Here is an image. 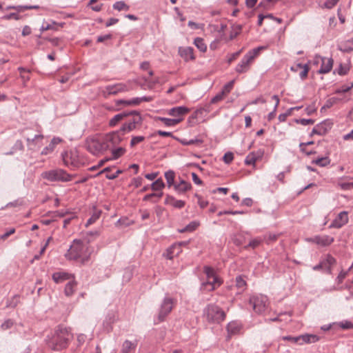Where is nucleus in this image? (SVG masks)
Listing matches in <instances>:
<instances>
[{"label":"nucleus","mask_w":353,"mask_h":353,"mask_svg":"<svg viewBox=\"0 0 353 353\" xmlns=\"http://www.w3.org/2000/svg\"><path fill=\"white\" fill-rule=\"evenodd\" d=\"M72 338L70 330L63 325H58L53 333L47 336L46 339L48 347L54 351L65 349Z\"/></svg>","instance_id":"1"},{"label":"nucleus","mask_w":353,"mask_h":353,"mask_svg":"<svg viewBox=\"0 0 353 353\" xmlns=\"http://www.w3.org/2000/svg\"><path fill=\"white\" fill-rule=\"evenodd\" d=\"M90 252L88 244L84 243L81 240L74 239L72 245L65 253V256L70 261L80 260L82 264L85 263L90 259Z\"/></svg>","instance_id":"2"},{"label":"nucleus","mask_w":353,"mask_h":353,"mask_svg":"<svg viewBox=\"0 0 353 353\" xmlns=\"http://www.w3.org/2000/svg\"><path fill=\"white\" fill-rule=\"evenodd\" d=\"M176 303V300L172 297H164L158 310L157 314L154 318V323L157 325L165 321Z\"/></svg>","instance_id":"3"},{"label":"nucleus","mask_w":353,"mask_h":353,"mask_svg":"<svg viewBox=\"0 0 353 353\" xmlns=\"http://www.w3.org/2000/svg\"><path fill=\"white\" fill-rule=\"evenodd\" d=\"M204 316L209 322L219 323L225 319V312L218 305L209 304L203 310Z\"/></svg>","instance_id":"4"},{"label":"nucleus","mask_w":353,"mask_h":353,"mask_svg":"<svg viewBox=\"0 0 353 353\" xmlns=\"http://www.w3.org/2000/svg\"><path fill=\"white\" fill-rule=\"evenodd\" d=\"M41 176L49 181L68 182L72 180L74 175L68 174L62 169H54L42 172Z\"/></svg>","instance_id":"5"},{"label":"nucleus","mask_w":353,"mask_h":353,"mask_svg":"<svg viewBox=\"0 0 353 353\" xmlns=\"http://www.w3.org/2000/svg\"><path fill=\"white\" fill-rule=\"evenodd\" d=\"M129 113L130 116L132 117L122 125L120 130L117 131L119 132V134H120V132H123V134L130 132L136 129L137 125H140L142 123V117L139 112L131 110L129 111Z\"/></svg>","instance_id":"6"},{"label":"nucleus","mask_w":353,"mask_h":353,"mask_svg":"<svg viewBox=\"0 0 353 353\" xmlns=\"http://www.w3.org/2000/svg\"><path fill=\"white\" fill-rule=\"evenodd\" d=\"M203 272L207 276V281L202 283V288H205L210 286L208 289V292L213 291L217 286L221 284V281L216 275L214 270L209 266H204Z\"/></svg>","instance_id":"7"},{"label":"nucleus","mask_w":353,"mask_h":353,"mask_svg":"<svg viewBox=\"0 0 353 353\" xmlns=\"http://www.w3.org/2000/svg\"><path fill=\"white\" fill-rule=\"evenodd\" d=\"M267 303L268 298L265 296H254L250 299V304L258 314H261L265 310Z\"/></svg>","instance_id":"8"},{"label":"nucleus","mask_w":353,"mask_h":353,"mask_svg":"<svg viewBox=\"0 0 353 353\" xmlns=\"http://www.w3.org/2000/svg\"><path fill=\"white\" fill-rule=\"evenodd\" d=\"M64 164L69 167L78 168L80 165L78 152L77 150L66 151L62 154Z\"/></svg>","instance_id":"9"},{"label":"nucleus","mask_w":353,"mask_h":353,"mask_svg":"<svg viewBox=\"0 0 353 353\" xmlns=\"http://www.w3.org/2000/svg\"><path fill=\"white\" fill-rule=\"evenodd\" d=\"M332 127V123L330 120H325L323 122L317 124L312 130L310 137L313 134L325 135L326 134Z\"/></svg>","instance_id":"10"},{"label":"nucleus","mask_w":353,"mask_h":353,"mask_svg":"<svg viewBox=\"0 0 353 353\" xmlns=\"http://www.w3.org/2000/svg\"><path fill=\"white\" fill-rule=\"evenodd\" d=\"M105 89L108 95H115L119 92H128L131 88L125 83H119L107 85Z\"/></svg>","instance_id":"11"},{"label":"nucleus","mask_w":353,"mask_h":353,"mask_svg":"<svg viewBox=\"0 0 353 353\" xmlns=\"http://www.w3.org/2000/svg\"><path fill=\"white\" fill-rule=\"evenodd\" d=\"M105 137L110 150L120 144L123 140V138L119 134V132L117 131L107 134Z\"/></svg>","instance_id":"12"},{"label":"nucleus","mask_w":353,"mask_h":353,"mask_svg":"<svg viewBox=\"0 0 353 353\" xmlns=\"http://www.w3.org/2000/svg\"><path fill=\"white\" fill-rule=\"evenodd\" d=\"M253 61L251 58L245 55L241 59V62L236 66L235 71L239 74H242L248 72L250 70V65Z\"/></svg>","instance_id":"13"},{"label":"nucleus","mask_w":353,"mask_h":353,"mask_svg":"<svg viewBox=\"0 0 353 353\" xmlns=\"http://www.w3.org/2000/svg\"><path fill=\"white\" fill-rule=\"evenodd\" d=\"M88 150L94 155L105 152L100 139L92 140L88 145Z\"/></svg>","instance_id":"14"},{"label":"nucleus","mask_w":353,"mask_h":353,"mask_svg":"<svg viewBox=\"0 0 353 353\" xmlns=\"http://www.w3.org/2000/svg\"><path fill=\"white\" fill-rule=\"evenodd\" d=\"M183 243H174L166 250L163 254L168 259H172L174 256H178L181 252V245Z\"/></svg>","instance_id":"15"},{"label":"nucleus","mask_w":353,"mask_h":353,"mask_svg":"<svg viewBox=\"0 0 353 353\" xmlns=\"http://www.w3.org/2000/svg\"><path fill=\"white\" fill-rule=\"evenodd\" d=\"M192 188V185L190 183L187 182L186 181L179 179V181L175 183L174 185V190L179 194H182L185 193L187 191L190 190Z\"/></svg>","instance_id":"16"},{"label":"nucleus","mask_w":353,"mask_h":353,"mask_svg":"<svg viewBox=\"0 0 353 353\" xmlns=\"http://www.w3.org/2000/svg\"><path fill=\"white\" fill-rule=\"evenodd\" d=\"M190 112V109L185 106L174 107L168 110V114L174 118H183Z\"/></svg>","instance_id":"17"},{"label":"nucleus","mask_w":353,"mask_h":353,"mask_svg":"<svg viewBox=\"0 0 353 353\" xmlns=\"http://www.w3.org/2000/svg\"><path fill=\"white\" fill-rule=\"evenodd\" d=\"M179 54L185 61L194 60L195 59L194 56V49L192 47H179Z\"/></svg>","instance_id":"18"},{"label":"nucleus","mask_w":353,"mask_h":353,"mask_svg":"<svg viewBox=\"0 0 353 353\" xmlns=\"http://www.w3.org/2000/svg\"><path fill=\"white\" fill-rule=\"evenodd\" d=\"M322 62L320 69L319 70V73L320 74H325L329 72L333 65V59L332 58H325V57H319Z\"/></svg>","instance_id":"19"},{"label":"nucleus","mask_w":353,"mask_h":353,"mask_svg":"<svg viewBox=\"0 0 353 353\" xmlns=\"http://www.w3.org/2000/svg\"><path fill=\"white\" fill-rule=\"evenodd\" d=\"M348 222L347 213L341 212L339 214L336 219L332 223L330 227L340 228Z\"/></svg>","instance_id":"20"},{"label":"nucleus","mask_w":353,"mask_h":353,"mask_svg":"<svg viewBox=\"0 0 353 353\" xmlns=\"http://www.w3.org/2000/svg\"><path fill=\"white\" fill-rule=\"evenodd\" d=\"M263 156V151L259 150L256 152H250L245 159V163L248 165H254L256 161Z\"/></svg>","instance_id":"21"},{"label":"nucleus","mask_w":353,"mask_h":353,"mask_svg":"<svg viewBox=\"0 0 353 353\" xmlns=\"http://www.w3.org/2000/svg\"><path fill=\"white\" fill-rule=\"evenodd\" d=\"M241 330V325L237 321H232L227 325L228 336L227 339H230L232 335L237 334Z\"/></svg>","instance_id":"22"},{"label":"nucleus","mask_w":353,"mask_h":353,"mask_svg":"<svg viewBox=\"0 0 353 353\" xmlns=\"http://www.w3.org/2000/svg\"><path fill=\"white\" fill-rule=\"evenodd\" d=\"M43 139L42 134H37L32 139L27 138V145L30 150H35L36 147L39 148L41 145L40 143Z\"/></svg>","instance_id":"23"},{"label":"nucleus","mask_w":353,"mask_h":353,"mask_svg":"<svg viewBox=\"0 0 353 353\" xmlns=\"http://www.w3.org/2000/svg\"><path fill=\"white\" fill-rule=\"evenodd\" d=\"M52 277L55 283H60L70 279L71 278L73 277V276L65 272H57L52 274Z\"/></svg>","instance_id":"24"},{"label":"nucleus","mask_w":353,"mask_h":353,"mask_svg":"<svg viewBox=\"0 0 353 353\" xmlns=\"http://www.w3.org/2000/svg\"><path fill=\"white\" fill-rule=\"evenodd\" d=\"M312 241L318 245L327 246L334 242V238L327 235L316 236Z\"/></svg>","instance_id":"25"},{"label":"nucleus","mask_w":353,"mask_h":353,"mask_svg":"<svg viewBox=\"0 0 353 353\" xmlns=\"http://www.w3.org/2000/svg\"><path fill=\"white\" fill-rule=\"evenodd\" d=\"M300 336V345L304 343H312L317 342L319 340V336L316 334H302Z\"/></svg>","instance_id":"26"},{"label":"nucleus","mask_w":353,"mask_h":353,"mask_svg":"<svg viewBox=\"0 0 353 353\" xmlns=\"http://www.w3.org/2000/svg\"><path fill=\"white\" fill-rule=\"evenodd\" d=\"M137 346V341H130L129 340H125L121 348L122 353H130L132 351H134Z\"/></svg>","instance_id":"27"},{"label":"nucleus","mask_w":353,"mask_h":353,"mask_svg":"<svg viewBox=\"0 0 353 353\" xmlns=\"http://www.w3.org/2000/svg\"><path fill=\"white\" fill-rule=\"evenodd\" d=\"M130 117L129 111H124L121 113L114 115L109 121L110 126H115L120 121Z\"/></svg>","instance_id":"28"},{"label":"nucleus","mask_w":353,"mask_h":353,"mask_svg":"<svg viewBox=\"0 0 353 353\" xmlns=\"http://www.w3.org/2000/svg\"><path fill=\"white\" fill-rule=\"evenodd\" d=\"M126 152V150L123 147H115L111 150L112 157H109L110 161L117 160L123 156Z\"/></svg>","instance_id":"29"},{"label":"nucleus","mask_w":353,"mask_h":353,"mask_svg":"<svg viewBox=\"0 0 353 353\" xmlns=\"http://www.w3.org/2000/svg\"><path fill=\"white\" fill-rule=\"evenodd\" d=\"M339 50L343 52H350L353 50V38L341 43Z\"/></svg>","instance_id":"30"},{"label":"nucleus","mask_w":353,"mask_h":353,"mask_svg":"<svg viewBox=\"0 0 353 353\" xmlns=\"http://www.w3.org/2000/svg\"><path fill=\"white\" fill-rule=\"evenodd\" d=\"M153 100L152 97H135L130 99V102L128 103L129 105L136 106L141 103L142 102H150Z\"/></svg>","instance_id":"31"},{"label":"nucleus","mask_w":353,"mask_h":353,"mask_svg":"<svg viewBox=\"0 0 353 353\" xmlns=\"http://www.w3.org/2000/svg\"><path fill=\"white\" fill-rule=\"evenodd\" d=\"M77 282L74 280L69 281L65 286L64 293L67 296H72L75 292Z\"/></svg>","instance_id":"32"},{"label":"nucleus","mask_w":353,"mask_h":353,"mask_svg":"<svg viewBox=\"0 0 353 353\" xmlns=\"http://www.w3.org/2000/svg\"><path fill=\"white\" fill-rule=\"evenodd\" d=\"M183 119V118H174L169 119L165 117H158V120L163 122L166 126H174L179 124Z\"/></svg>","instance_id":"33"},{"label":"nucleus","mask_w":353,"mask_h":353,"mask_svg":"<svg viewBox=\"0 0 353 353\" xmlns=\"http://www.w3.org/2000/svg\"><path fill=\"white\" fill-rule=\"evenodd\" d=\"M165 178L166 179V182L168 184V188H170L172 186L174 187L175 182H174V178H175V173L173 170H168L165 172L164 174Z\"/></svg>","instance_id":"34"},{"label":"nucleus","mask_w":353,"mask_h":353,"mask_svg":"<svg viewBox=\"0 0 353 353\" xmlns=\"http://www.w3.org/2000/svg\"><path fill=\"white\" fill-rule=\"evenodd\" d=\"M267 48V46H259L256 48L252 49V50L248 51L245 55H247L249 58H251V60L253 61L255 57H256L261 50H263Z\"/></svg>","instance_id":"35"},{"label":"nucleus","mask_w":353,"mask_h":353,"mask_svg":"<svg viewBox=\"0 0 353 353\" xmlns=\"http://www.w3.org/2000/svg\"><path fill=\"white\" fill-rule=\"evenodd\" d=\"M101 210L94 209L92 216L87 221V222L85 223V227H88L89 225L95 223L99 219V217L101 216Z\"/></svg>","instance_id":"36"},{"label":"nucleus","mask_w":353,"mask_h":353,"mask_svg":"<svg viewBox=\"0 0 353 353\" xmlns=\"http://www.w3.org/2000/svg\"><path fill=\"white\" fill-rule=\"evenodd\" d=\"M200 223L199 221H191L189 224H188L185 228L181 230H179V232L183 233L187 232H193L199 226Z\"/></svg>","instance_id":"37"},{"label":"nucleus","mask_w":353,"mask_h":353,"mask_svg":"<svg viewBox=\"0 0 353 353\" xmlns=\"http://www.w3.org/2000/svg\"><path fill=\"white\" fill-rule=\"evenodd\" d=\"M312 163L316 164L320 167H325L330 163V159L328 157H323L312 160Z\"/></svg>","instance_id":"38"},{"label":"nucleus","mask_w":353,"mask_h":353,"mask_svg":"<svg viewBox=\"0 0 353 353\" xmlns=\"http://www.w3.org/2000/svg\"><path fill=\"white\" fill-rule=\"evenodd\" d=\"M236 286L241 292H243L245 289L246 281L243 279V276L239 275L235 279Z\"/></svg>","instance_id":"39"},{"label":"nucleus","mask_w":353,"mask_h":353,"mask_svg":"<svg viewBox=\"0 0 353 353\" xmlns=\"http://www.w3.org/2000/svg\"><path fill=\"white\" fill-rule=\"evenodd\" d=\"M194 43L201 52H204L206 51L207 46L202 38L196 37L194 41Z\"/></svg>","instance_id":"40"},{"label":"nucleus","mask_w":353,"mask_h":353,"mask_svg":"<svg viewBox=\"0 0 353 353\" xmlns=\"http://www.w3.org/2000/svg\"><path fill=\"white\" fill-rule=\"evenodd\" d=\"M325 268L327 269L329 272H331V266L336 263V259L331 255H327L326 259L323 261Z\"/></svg>","instance_id":"41"},{"label":"nucleus","mask_w":353,"mask_h":353,"mask_svg":"<svg viewBox=\"0 0 353 353\" xmlns=\"http://www.w3.org/2000/svg\"><path fill=\"white\" fill-rule=\"evenodd\" d=\"M19 302V296L17 295H14L11 299L7 300L6 307L8 308H14L18 305Z\"/></svg>","instance_id":"42"},{"label":"nucleus","mask_w":353,"mask_h":353,"mask_svg":"<svg viewBox=\"0 0 353 353\" xmlns=\"http://www.w3.org/2000/svg\"><path fill=\"white\" fill-rule=\"evenodd\" d=\"M112 7L114 10H117L118 11H121V10L127 11L130 8V6H128L123 1H117L116 3H114L113 4Z\"/></svg>","instance_id":"43"},{"label":"nucleus","mask_w":353,"mask_h":353,"mask_svg":"<svg viewBox=\"0 0 353 353\" xmlns=\"http://www.w3.org/2000/svg\"><path fill=\"white\" fill-rule=\"evenodd\" d=\"M165 187V183H163L162 179L159 178L157 179L154 182H153L151 185V188L154 191H159L162 190Z\"/></svg>","instance_id":"44"},{"label":"nucleus","mask_w":353,"mask_h":353,"mask_svg":"<svg viewBox=\"0 0 353 353\" xmlns=\"http://www.w3.org/2000/svg\"><path fill=\"white\" fill-rule=\"evenodd\" d=\"M350 70V67L348 65H344L343 63H340L339 65V68L337 69H335L334 73H337L341 76L345 75L347 74V72Z\"/></svg>","instance_id":"45"},{"label":"nucleus","mask_w":353,"mask_h":353,"mask_svg":"<svg viewBox=\"0 0 353 353\" xmlns=\"http://www.w3.org/2000/svg\"><path fill=\"white\" fill-rule=\"evenodd\" d=\"M39 8V6H14V10L18 12H23L26 10H37Z\"/></svg>","instance_id":"46"},{"label":"nucleus","mask_w":353,"mask_h":353,"mask_svg":"<svg viewBox=\"0 0 353 353\" xmlns=\"http://www.w3.org/2000/svg\"><path fill=\"white\" fill-rule=\"evenodd\" d=\"M181 143L183 145H193V144H201L203 143V141L201 139H194L190 140H186V139H182L180 141Z\"/></svg>","instance_id":"47"},{"label":"nucleus","mask_w":353,"mask_h":353,"mask_svg":"<svg viewBox=\"0 0 353 353\" xmlns=\"http://www.w3.org/2000/svg\"><path fill=\"white\" fill-rule=\"evenodd\" d=\"M145 140V137L143 136H134L132 137L130 141V147L134 148L137 144Z\"/></svg>","instance_id":"48"},{"label":"nucleus","mask_w":353,"mask_h":353,"mask_svg":"<svg viewBox=\"0 0 353 353\" xmlns=\"http://www.w3.org/2000/svg\"><path fill=\"white\" fill-rule=\"evenodd\" d=\"M234 83V80L229 81L228 83H226L223 86V89L221 90V92L223 94H224V95H226L228 93H230V91L232 90V89L233 88Z\"/></svg>","instance_id":"49"},{"label":"nucleus","mask_w":353,"mask_h":353,"mask_svg":"<svg viewBox=\"0 0 353 353\" xmlns=\"http://www.w3.org/2000/svg\"><path fill=\"white\" fill-rule=\"evenodd\" d=\"M132 223L133 221L129 220V219L125 216L120 218L117 222V225H120L124 227L129 226Z\"/></svg>","instance_id":"50"},{"label":"nucleus","mask_w":353,"mask_h":353,"mask_svg":"<svg viewBox=\"0 0 353 353\" xmlns=\"http://www.w3.org/2000/svg\"><path fill=\"white\" fill-rule=\"evenodd\" d=\"M294 121L303 125H312L314 123V120L312 119H296Z\"/></svg>","instance_id":"51"},{"label":"nucleus","mask_w":353,"mask_h":353,"mask_svg":"<svg viewBox=\"0 0 353 353\" xmlns=\"http://www.w3.org/2000/svg\"><path fill=\"white\" fill-rule=\"evenodd\" d=\"M338 325L343 330H350L353 328V323L349 321H341Z\"/></svg>","instance_id":"52"},{"label":"nucleus","mask_w":353,"mask_h":353,"mask_svg":"<svg viewBox=\"0 0 353 353\" xmlns=\"http://www.w3.org/2000/svg\"><path fill=\"white\" fill-rule=\"evenodd\" d=\"M21 16H20L18 13L12 12L8 14H6L2 17L3 19L5 20H10V19H14V20H20L21 19Z\"/></svg>","instance_id":"53"},{"label":"nucleus","mask_w":353,"mask_h":353,"mask_svg":"<svg viewBox=\"0 0 353 353\" xmlns=\"http://www.w3.org/2000/svg\"><path fill=\"white\" fill-rule=\"evenodd\" d=\"M338 99L336 97H332L326 101L325 105L322 107L321 110L325 108H331L334 104L336 103Z\"/></svg>","instance_id":"54"},{"label":"nucleus","mask_w":353,"mask_h":353,"mask_svg":"<svg viewBox=\"0 0 353 353\" xmlns=\"http://www.w3.org/2000/svg\"><path fill=\"white\" fill-rule=\"evenodd\" d=\"M234 159V154L231 152H226L223 157V161L226 164H230Z\"/></svg>","instance_id":"55"},{"label":"nucleus","mask_w":353,"mask_h":353,"mask_svg":"<svg viewBox=\"0 0 353 353\" xmlns=\"http://www.w3.org/2000/svg\"><path fill=\"white\" fill-rule=\"evenodd\" d=\"M284 341H289L293 343H297L300 345V336H285L283 337Z\"/></svg>","instance_id":"56"},{"label":"nucleus","mask_w":353,"mask_h":353,"mask_svg":"<svg viewBox=\"0 0 353 353\" xmlns=\"http://www.w3.org/2000/svg\"><path fill=\"white\" fill-rule=\"evenodd\" d=\"M338 185L344 190H351L353 188V182H341L339 183Z\"/></svg>","instance_id":"57"},{"label":"nucleus","mask_w":353,"mask_h":353,"mask_svg":"<svg viewBox=\"0 0 353 353\" xmlns=\"http://www.w3.org/2000/svg\"><path fill=\"white\" fill-rule=\"evenodd\" d=\"M353 88V83H351L350 85H343L341 88L335 90L336 94L344 93L350 91Z\"/></svg>","instance_id":"58"},{"label":"nucleus","mask_w":353,"mask_h":353,"mask_svg":"<svg viewBox=\"0 0 353 353\" xmlns=\"http://www.w3.org/2000/svg\"><path fill=\"white\" fill-rule=\"evenodd\" d=\"M242 30V26L241 25H237L236 26L233 27V31L230 33V38L233 39L235 37H236L241 31Z\"/></svg>","instance_id":"59"},{"label":"nucleus","mask_w":353,"mask_h":353,"mask_svg":"<svg viewBox=\"0 0 353 353\" xmlns=\"http://www.w3.org/2000/svg\"><path fill=\"white\" fill-rule=\"evenodd\" d=\"M245 212L243 211H239V210H235V211H232V210H225V211H221L218 213V216H221L223 214H233V215H236V214H244Z\"/></svg>","instance_id":"60"},{"label":"nucleus","mask_w":353,"mask_h":353,"mask_svg":"<svg viewBox=\"0 0 353 353\" xmlns=\"http://www.w3.org/2000/svg\"><path fill=\"white\" fill-rule=\"evenodd\" d=\"M309 69L307 64H304L303 69H302V71L299 73V76L301 79H305L307 77Z\"/></svg>","instance_id":"61"},{"label":"nucleus","mask_w":353,"mask_h":353,"mask_svg":"<svg viewBox=\"0 0 353 353\" xmlns=\"http://www.w3.org/2000/svg\"><path fill=\"white\" fill-rule=\"evenodd\" d=\"M14 324V322L11 319H7L1 324V328L3 330L10 328Z\"/></svg>","instance_id":"62"},{"label":"nucleus","mask_w":353,"mask_h":353,"mask_svg":"<svg viewBox=\"0 0 353 353\" xmlns=\"http://www.w3.org/2000/svg\"><path fill=\"white\" fill-rule=\"evenodd\" d=\"M185 205V202L182 200H176L175 199L174 203H172V205L176 208L181 209Z\"/></svg>","instance_id":"63"},{"label":"nucleus","mask_w":353,"mask_h":353,"mask_svg":"<svg viewBox=\"0 0 353 353\" xmlns=\"http://www.w3.org/2000/svg\"><path fill=\"white\" fill-rule=\"evenodd\" d=\"M338 1L339 0H327L325 2L324 6L326 8L331 9L336 5Z\"/></svg>","instance_id":"64"}]
</instances>
